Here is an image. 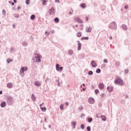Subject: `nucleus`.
I'll return each mask as SVG.
<instances>
[{"instance_id": "de8ad7c7", "label": "nucleus", "mask_w": 131, "mask_h": 131, "mask_svg": "<svg viewBox=\"0 0 131 131\" xmlns=\"http://www.w3.org/2000/svg\"><path fill=\"white\" fill-rule=\"evenodd\" d=\"M79 110H80V111H81V110H83V107L81 106L79 108Z\"/></svg>"}, {"instance_id": "39448f33", "label": "nucleus", "mask_w": 131, "mask_h": 131, "mask_svg": "<svg viewBox=\"0 0 131 131\" xmlns=\"http://www.w3.org/2000/svg\"><path fill=\"white\" fill-rule=\"evenodd\" d=\"M88 102L90 104H95V99L93 98V97H90L88 99Z\"/></svg>"}, {"instance_id": "e2e57ef3", "label": "nucleus", "mask_w": 131, "mask_h": 131, "mask_svg": "<svg viewBox=\"0 0 131 131\" xmlns=\"http://www.w3.org/2000/svg\"><path fill=\"white\" fill-rule=\"evenodd\" d=\"M69 15H72V12H71V11L69 12Z\"/></svg>"}, {"instance_id": "3c124183", "label": "nucleus", "mask_w": 131, "mask_h": 131, "mask_svg": "<svg viewBox=\"0 0 131 131\" xmlns=\"http://www.w3.org/2000/svg\"><path fill=\"white\" fill-rule=\"evenodd\" d=\"M10 51H11V52H14V48H11L10 49Z\"/></svg>"}, {"instance_id": "20e7f679", "label": "nucleus", "mask_w": 131, "mask_h": 131, "mask_svg": "<svg viewBox=\"0 0 131 131\" xmlns=\"http://www.w3.org/2000/svg\"><path fill=\"white\" fill-rule=\"evenodd\" d=\"M112 29L116 30L117 28V26L116 25V23L113 21L111 24Z\"/></svg>"}, {"instance_id": "a878e982", "label": "nucleus", "mask_w": 131, "mask_h": 131, "mask_svg": "<svg viewBox=\"0 0 131 131\" xmlns=\"http://www.w3.org/2000/svg\"><path fill=\"white\" fill-rule=\"evenodd\" d=\"M101 118L103 121H106V117L105 116H101Z\"/></svg>"}, {"instance_id": "774afa93", "label": "nucleus", "mask_w": 131, "mask_h": 131, "mask_svg": "<svg viewBox=\"0 0 131 131\" xmlns=\"http://www.w3.org/2000/svg\"><path fill=\"white\" fill-rule=\"evenodd\" d=\"M9 4H12V1H9Z\"/></svg>"}, {"instance_id": "338daca9", "label": "nucleus", "mask_w": 131, "mask_h": 131, "mask_svg": "<svg viewBox=\"0 0 131 131\" xmlns=\"http://www.w3.org/2000/svg\"><path fill=\"white\" fill-rule=\"evenodd\" d=\"M56 81H57V82H59V79L56 80Z\"/></svg>"}, {"instance_id": "680f3d73", "label": "nucleus", "mask_w": 131, "mask_h": 131, "mask_svg": "<svg viewBox=\"0 0 131 131\" xmlns=\"http://www.w3.org/2000/svg\"><path fill=\"white\" fill-rule=\"evenodd\" d=\"M11 5H12V6H14V5H15V3H14V2H12V3H11Z\"/></svg>"}, {"instance_id": "b1692460", "label": "nucleus", "mask_w": 131, "mask_h": 131, "mask_svg": "<svg viewBox=\"0 0 131 131\" xmlns=\"http://www.w3.org/2000/svg\"><path fill=\"white\" fill-rule=\"evenodd\" d=\"M20 75L21 76H24L25 74H24V71L21 70V69H20Z\"/></svg>"}, {"instance_id": "09e8293b", "label": "nucleus", "mask_w": 131, "mask_h": 131, "mask_svg": "<svg viewBox=\"0 0 131 131\" xmlns=\"http://www.w3.org/2000/svg\"><path fill=\"white\" fill-rule=\"evenodd\" d=\"M103 62H104V63H108V60H107V59H104V60H103Z\"/></svg>"}, {"instance_id": "ddd939ff", "label": "nucleus", "mask_w": 131, "mask_h": 131, "mask_svg": "<svg viewBox=\"0 0 131 131\" xmlns=\"http://www.w3.org/2000/svg\"><path fill=\"white\" fill-rule=\"evenodd\" d=\"M31 99H32V100H33V101H34V102H35V101L36 100V97H35V95H34V94H32Z\"/></svg>"}, {"instance_id": "4468645a", "label": "nucleus", "mask_w": 131, "mask_h": 131, "mask_svg": "<svg viewBox=\"0 0 131 131\" xmlns=\"http://www.w3.org/2000/svg\"><path fill=\"white\" fill-rule=\"evenodd\" d=\"M86 32H92V27H89L85 30Z\"/></svg>"}, {"instance_id": "6e6552de", "label": "nucleus", "mask_w": 131, "mask_h": 131, "mask_svg": "<svg viewBox=\"0 0 131 131\" xmlns=\"http://www.w3.org/2000/svg\"><path fill=\"white\" fill-rule=\"evenodd\" d=\"M77 42H78L77 50L78 51H80V50H81V43L79 41H77Z\"/></svg>"}, {"instance_id": "aec40b11", "label": "nucleus", "mask_w": 131, "mask_h": 131, "mask_svg": "<svg viewBox=\"0 0 131 131\" xmlns=\"http://www.w3.org/2000/svg\"><path fill=\"white\" fill-rule=\"evenodd\" d=\"M21 70H23V71H27L28 68L27 67H23L21 68Z\"/></svg>"}, {"instance_id": "c03bdc74", "label": "nucleus", "mask_w": 131, "mask_h": 131, "mask_svg": "<svg viewBox=\"0 0 131 131\" xmlns=\"http://www.w3.org/2000/svg\"><path fill=\"white\" fill-rule=\"evenodd\" d=\"M81 128L82 129H84V125L83 124L81 125Z\"/></svg>"}, {"instance_id": "f3484780", "label": "nucleus", "mask_w": 131, "mask_h": 131, "mask_svg": "<svg viewBox=\"0 0 131 131\" xmlns=\"http://www.w3.org/2000/svg\"><path fill=\"white\" fill-rule=\"evenodd\" d=\"M107 90L109 92V93H111V92H113V88H112V87L107 86Z\"/></svg>"}, {"instance_id": "6e6d98bb", "label": "nucleus", "mask_w": 131, "mask_h": 131, "mask_svg": "<svg viewBox=\"0 0 131 131\" xmlns=\"http://www.w3.org/2000/svg\"><path fill=\"white\" fill-rule=\"evenodd\" d=\"M48 80H50V78H47V80L46 81V82H47Z\"/></svg>"}, {"instance_id": "f704fd0d", "label": "nucleus", "mask_w": 131, "mask_h": 131, "mask_svg": "<svg viewBox=\"0 0 131 131\" xmlns=\"http://www.w3.org/2000/svg\"><path fill=\"white\" fill-rule=\"evenodd\" d=\"M93 74L94 73L92 71H89L88 72L89 75H93Z\"/></svg>"}, {"instance_id": "9b49d317", "label": "nucleus", "mask_w": 131, "mask_h": 131, "mask_svg": "<svg viewBox=\"0 0 131 131\" xmlns=\"http://www.w3.org/2000/svg\"><path fill=\"white\" fill-rule=\"evenodd\" d=\"M54 11L55 9L54 8V7H52L51 9L49 10V13L50 15H52V14H53Z\"/></svg>"}, {"instance_id": "c9c22d12", "label": "nucleus", "mask_w": 131, "mask_h": 131, "mask_svg": "<svg viewBox=\"0 0 131 131\" xmlns=\"http://www.w3.org/2000/svg\"><path fill=\"white\" fill-rule=\"evenodd\" d=\"M13 16H14V17H15V18H19V14H14Z\"/></svg>"}, {"instance_id": "864d4df0", "label": "nucleus", "mask_w": 131, "mask_h": 131, "mask_svg": "<svg viewBox=\"0 0 131 131\" xmlns=\"http://www.w3.org/2000/svg\"><path fill=\"white\" fill-rule=\"evenodd\" d=\"M66 106H69V103L68 102H66Z\"/></svg>"}, {"instance_id": "8fccbe9b", "label": "nucleus", "mask_w": 131, "mask_h": 131, "mask_svg": "<svg viewBox=\"0 0 131 131\" xmlns=\"http://www.w3.org/2000/svg\"><path fill=\"white\" fill-rule=\"evenodd\" d=\"M51 31V33H52V34H54V33H55V31H54V30H51V31Z\"/></svg>"}, {"instance_id": "f03ea898", "label": "nucleus", "mask_w": 131, "mask_h": 131, "mask_svg": "<svg viewBox=\"0 0 131 131\" xmlns=\"http://www.w3.org/2000/svg\"><path fill=\"white\" fill-rule=\"evenodd\" d=\"M7 102L9 106H12L14 103V99L12 96H8L7 99Z\"/></svg>"}, {"instance_id": "69168bd1", "label": "nucleus", "mask_w": 131, "mask_h": 131, "mask_svg": "<svg viewBox=\"0 0 131 131\" xmlns=\"http://www.w3.org/2000/svg\"><path fill=\"white\" fill-rule=\"evenodd\" d=\"M13 28H15V27H16V26L15 25H13Z\"/></svg>"}, {"instance_id": "412c9836", "label": "nucleus", "mask_w": 131, "mask_h": 131, "mask_svg": "<svg viewBox=\"0 0 131 131\" xmlns=\"http://www.w3.org/2000/svg\"><path fill=\"white\" fill-rule=\"evenodd\" d=\"M122 29H124V30H127V26L125 25H122Z\"/></svg>"}, {"instance_id": "a19ab883", "label": "nucleus", "mask_w": 131, "mask_h": 131, "mask_svg": "<svg viewBox=\"0 0 131 131\" xmlns=\"http://www.w3.org/2000/svg\"><path fill=\"white\" fill-rule=\"evenodd\" d=\"M95 94H99V90L96 89V90H95Z\"/></svg>"}, {"instance_id": "c85d7f7f", "label": "nucleus", "mask_w": 131, "mask_h": 131, "mask_svg": "<svg viewBox=\"0 0 131 131\" xmlns=\"http://www.w3.org/2000/svg\"><path fill=\"white\" fill-rule=\"evenodd\" d=\"M31 20H34L35 19V15H32L30 17Z\"/></svg>"}, {"instance_id": "37998d69", "label": "nucleus", "mask_w": 131, "mask_h": 131, "mask_svg": "<svg viewBox=\"0 0 131 131\" xmlns=\"http://www.w3.org/2000/svg\"><path fill=\"white\" fill-rule=\"evenodd\" d=\"M2 13H3V15H4V16H6V10H3L2 11Z\"/></svg>"}, {"instance_id": "7c9ffc66", "label": "nucleus", "mask_w": 131, "mask_h": 131, "mask_svg": "<svg viewBox=\"0 0 131 131\" xmlns=\"http://www.w3.org/2000/svg\"><path fill=\"white\" fill-rule=\"evenodd\" d=\"M41 110H42V111H43V112H46V110H47V108L46 107H41Z\"/></svg>"}, {"instance_id": "7ed1b4c3", "label": "nucleus", "mask_w": 131, "mask_h": 131, "mask_svg": "<svg viewBox=\"0 0 131 131\" xmlns=\"http://www.w3.org/2000/svg\"><path fill=\"white\" fill-rule=\"evenodd\" d=\"M34 55L36 59V62H37V63H40L41 62V60L40 59V55L37 53H35Z\"/></svg>"}, {"instance_id": "4d7b16f0", "label": "nucleus", "mask_w": 131, "mask_h": 131, "mask_svg": "<svg viewBox=\"0 0 131 131\" xmlns=\"http://www.w3.org/2000/svg\"><path fill=\"white\" fill-rule=\"evenodd\" d=\"M0 95H3V91H0Z\"/></svg>"}, {"instance_id": "052dcab7", "label": "nucleus", "mask_w": 131, "mask_h": 131, "mask_svg": "<svg viewBox=\"0 0 131 131\" xmlns=\"http://www.w3.org/2000/svg\"><path fill=\"white\" fill-rule=\"evenodd\" d=\"M86 21H89V17H86Z\"/></svg>"}, {"instance_id": "0eeeda50", "label": "nucleus", "mask_w": 131, "mask_h": 131, "mask_svg": "<svg viewBox=\"0 0 131 131\" xmlns=\"http://www.w3.org/2000/svg\"><path fill=\"white\" fill-rule=\"evenodd\" d=\"M75 22H77L78 23H83L82 20H81L78 17H75L74 18Z\"/></svg>"}, {"instance_id": "9d476101", "label": "nucleus", "mask_w": 131, "mask_h": 131, "mask_svg": "<svg viewBox=\"0 0 131 131\" xmlns=\"http://www.w3.org/2000/svg\"><path fill=\"white\" fill-rule=\"evenodd\" d=\"M34 84L36 85V86H40V85H41V83H40L38 81H36Z\"/></svg>"}, {"instance_id": "2f4dec72", "label": "nucleus", "mask_w": 131, "mask_h": 131, "mask_svg": "<svg viewBox=\"0 0 131 131\" xmlns=\"http://www.w3.org/2000/svg\"><path fill=\"white\" fill-rule=\"evenodd\" d=\"M60 110H63L64 109V105L63 104H61L60 105Z\"/></svg>"}, {"instance_id": "0e129e2a", "label": "nucleus", "mask_w": 131, "mask_h": 131, "mask_svg": "<svg viewBox=\"0 0 131 131\" xmlns=\"http://www.w3.org/2000/svg\"><path fill=\"white\" fill-rule=\"evenodd\" d=\"M57 85L59 86H60V82H58V84H57Z\"/></svg>"}, {"instance_id": "a211bd4d", "label": "nucleus", "mask_w": 131, "mask_h": 131, "mask_svg": "<svg viewBox=\"0 0 131 131\" xmlns=\"http://www.w3.org/2000/svg\"><path fill=\"white\" fill-rule=\"evenodd\" d=\"M7 88H8V89H12V88H13V84H12V83H8L7 84Z\"/></svg>"}, {"instance_id": "4c0bfd02", "label": "nucleus", "mask_w": 131, "mask_h": 131, "mask_svg": "<svg viewBox=\"0 0 131 131\" xmlns=\"http://www.w3.org/2000/svg\"><path fill=\"white\" fill-rule=\"evenodd\" d=\"M88 121L90 123L92 122V121H93V118H88Z\"/></svg>"}, {"instance_id": "bf43d9fd", "label": "nucleus", "mask_w": 131, "mask_h": 131, "mask_svg": "<svg viewBox=\"0 0 131 131\" xmlns=\"http://www.w3.org/2000/svg\"><path fill=\"white\" fill-rule=\"evenodd\" d=\"M13 2L15 4H16V3H17V0H14Z\"/></svg>"}, {"instance_id": "bb28decb", "label": "nucleus", "mask_w": 131, "mask_h": 131, "mask_svg": "<svg viewBox=\"0 0 131 131\" xmlns=\"http://www.w3.org/2000/svg\"><path fill=\"white\" fill-rule=\"evenodd\" d=\"M77 36L78 37H80V36H81V32H78L77 33Z\"/></svg>"}, {"instance_id": "58836bf2", "label": "nucleus", "mask_w": 131, "mask_h": 131, "mask_svg": "<svg viewBox=\"0 0 131 131\" xmlns=\"http://www.w3.org/2000/svg\"><path fill=\"white\" fill-rule=\"evenodd\" d=\"M45 34L46 35V36H49V35H50V32H47V31L45 32Z\"/></svg>"}, {"instance_id": "ea45409f", "label": "nucleus", "mask_w": 131, "mask_h": 131, "mask_svg": "<svg viewBox=\"0 0 131 131\" xmlns=\"http://www.w3.org/2000/svg\"><path fill=\"white\" fill-rule=\"evenodd\" d=\"M86 129L88 131H91V126H88L87 127H86Z\"/></svg>"}, {"instance_id": "49530a36", "label": "nucleus", "mask_w": 131, "mask_h": 131, "mask_svg": "<svg viewBox=\"0 0 131 131\" xmlns=\"http://www.w3.org/2000/svg\"><path fill=\"white\" fill-rule=\"evenodd\" d=\"M124 9H125L126 10H127V9H128V6L125 5L124 7Z\"/></svg>"}, {"instance_id": "393cba45", "label": "nucleus", "mask_w": 131, "mask_h": 131, "mask_svg": "<svg viewBox=\"0 0 131 131\" xmlns=\"http://www.w3.org/2000/svg\"><path fill=\"white\" fill-rule=\"evenodd\" d=\"M74 52L73 50H70L68 52V54L69 55H73Z\"/></svg>"}, {"instance_id": "4be33fe9", "label": "nucleus", "mask_w": 131, "mask_h": 131, "mask_svg": "<svg viewBox=\"0 0 131 131\" xmlns=\"http://www.w3.org/2000/svg\"><path fill=\"white\" fill-rule=\"evenodd\" d=\"M85 6H86V5L84 3H83L80 5V7H81V8H82V9H85L86 7Z\"/></svg>"}, {"instance_id": "a18cd8bd", "label": "nucleus", "mask_w": 131, "mask_h": 131, "mask_svg": "<svg viewBox=\"0 0 131 131\" xmlns=\"http://www.w3.org/2000/svg\"><path fill=\"white\" fill-rule=\"evenodd\" d=\"M29 1H30V0H26V2L27 5H29Z\"/></svg>"}, {"instance_id": "13d9d810", "label": "nucleus", "mask_w": 131, "mask_h": 131, "mask_svg": "<svg viewBox=\"0 0 131 131\" xmlns=\"http://www.w3.org/2000/svg\"><path fill=\"white\" fill-rule=\"evenodd\" d=\"M109 38H110V39H113L112 36H110L109 37Z\"/></svg>"}, {"instance_id": "5701e85b", "label": "nucleus", "mask_w": 131, "mask_h": 131, "mask_svg": "<svg viewBox=\"0 0 131 131\" xmlns=\"http://www.w3.org/2000/svg\"><path fill=\"white\" fill-rule=\"evenodd\" d=\"M5 106H6V102L3 101L1 104V106L2 108H4V107H5Z\"/></svg>"}, {"instance_id": "5fc2aeb1", "label": "nucleus", "mask_w": 131, "mask_h": 131, "mask_svg": "<svg viewBox=\"0 0 131 131\" xmlns=\"http://www.w3.org/2000/svg\"><path fill=\"white\" fill-rule=\"evenodd\" d=\"M55 3H60V1L59 0H55Z\"/></svg>"}, {"instance_id": "1a4fd4ad", "label": "nucleus", "mask_w": 131, "mask_h": 131, "mask_svg": "<svg viewBox=\"0 0 131 131\" xmlns=\"http://www.w3.org/2000/svg\"><path fill=\"white\" fill-rule=\"evenodd\" d=\"M91 65H92V67H93L94 68H95V67H97V64L94 60L92 61Z\"/></svg>"}, {"instance_id": "cd10ccee", "label": "nucleus", "mask_w": 131, "mask_h": 131, "mask_svg": "<svg viewBox=\"0 0 131 131\" xmlns=\"http://www.w3.org/2000/svg\"><path fill=\"white\" fill-rule=\"evenodd\" d=\"M115 65L117 67H119V66H120V62L118 61L116 62Z\"/></svg>"}, {"instance_id": "79ce46f5", "label": "nucleus", "mask_w": 131, "mask_h": 131, "mask_svg": "<svg viewBox=\"0 0 131 131\" xmlns=\"http://www.w3.org/2000/svg\"><path fill=\"white\" fill-rule=\"evenodd\" d=\"M124 72L125 73V74L128 73V69H126V70H124Z\"/></svg>"}, {"instance_id": "c756f323", "label": "nucleus", "mask_w": 131, "mask_h": 131, "mask_svg": "<svg viewBox=\"0 0 131 131\" xmlns=\"http://www.w3.org/2000/svg\"><path fill=\"white\" fill-rule=\"evenodd\" d=\"M54 21L56 23H59V18H58V17H56L55 19H54Z\"/></svg>"}, {"instance_id": "f8f14e48", "label": "nucleus", "mask_w": 131, "mask_h": 131, "mask_svg": "<svg viewBox=\"0 0 131 131\" xmlns=\"http://www.w3.org/2000/svg\"><path fill=\"white\" fill-rule=\"evenodd\" d=\"M41 2L42 3V6H47V3H48V0H41Z\"/></svg>"}, {"instance_id": "2eb2a0df", "label": "nucleus", "mask_w": 131, "mask_h": 131, "mask_svg": "<svg viewBox=\"0 0 131 131\" xmlns=\"http://www.w3.org/2000/svg\"><path fill=\"white\" fill-rule=\"evenodd\" d=\"M21 45H22L23 47H27V46H28V43L27 42L24 41L21 43Z\"/></svg>"}, {"instance_id": "e433bc0d", "label": "nucleus", "mask_w": 131, "mask_h": 131, "mask_svg": "<svg viewBox=\"0 0 131 131\" xmlns=\"http://www.w3.org/2000/svg\"><path fill=\"white\" fill-rule=\"evenodd\" d=\"M96 73H100L101 72V69H97L96 71Z\"/></svg>"}, {"instance_id": "72a5a7b5", "label": "nucleus", "mask_w": 131, "mask_h": 131, "mask_svg": "<svg viewBox=\"0 0 131 131\" xmlns=\"http://www.w3.org/2000/svg\"><path fill=\"white\" fill-rule=\"evenodd\" d=\"M8 64H9L10 62H13V59H8L7 60Z\"/></svg>"}, {"instance_id": "603ef678", "label": "nucleus", "mask_w": 131, "mask_h": 131, "mask_svg": "<svg viewBox=\"0 0 131 131\" xmlns=\"http://www.w3.org/2000/svg\"><path fill=\"white\" fill-rule=\"evenodd\" d=\"M104 96H105V94L102 93V94H101V97H102V98H104Z\"/></svg>"}, {"instance_id": "473e14b6", "label": "nucleus", "mask_w": 131, "mask_h": 131, "mask_svg": "<svg viewBox=\"0 0 131 131\" xmlns=\"http://www.w3.org/2000/svg\"><path fill=\"white\" fill-rule=\"evenodd\" d=\"M81 40H83V39H86L88 40L89 39V37H81Z\"/></svg>"}, {"instance_id": "f257e3e1", "label": "nucleus", "mask_w": 131, "mask_h": 131, "mask_svg": "<svg viewBox=\"0 0 131 131\" xmlns=\"http://www.w3.org/2000/svg\"><path fill=\"white\" fill-rule=\"evenodd\" d=\"M115 83L116 84H119V85H123V84H124L123 80L120 79V78H119V77L116 78L115 80Z\"/></svg>"}, {"instance_id": "423d86ee", "label": "nucleus", "mask_w": 131, "mask_h": 131, "mask_svg": "<svg viewBox=\"0 0 131 131\" xmlns=\"http://www.w3.org/2000/svg\"><path fill=\"white\" fill-rule=\"evenodd\" d=\"M60 65L59 64H56V70L57 71H60L61 72V71H62V70H63V67H59Z\"/></svg>"}, {"instance_id": "6ab92c4d", "label": "nucleus", "mask_w": 131, "mask_h": 131, "mask_svg": "<svg viewBox=\"0 0 131 131\" xmlns=\"http://www.w3.org/2000/svg\"><path fill=\"white\" fill-rule=\"evenodd\" d=\"M71 123L73 125V128H75V127L76 126V122L72 121Z\"/></svg>"}, {"instance_id": "dca6fc26", "label": "nucleus", "mask_w": 131, "mask_h": 131, "mask_svg": "<svg viewBox=\"0 0 131 131\" xmlns=\"http://www.w3.org/2000/svg\"><path fill=\"white\" fill-rule=\"evenodd\" d=\"M99 89H101V90H103L104 89V84L100 83L99 84Z\"/></svg>"}]
</instances>
